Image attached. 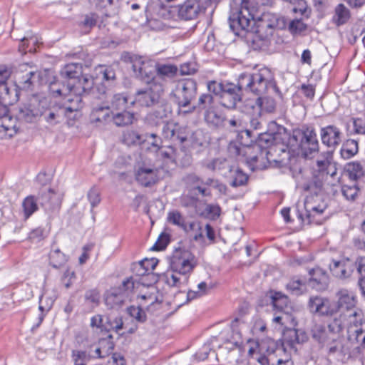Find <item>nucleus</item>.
I'll use <instances>...</instances> for the list:
<instances>
[{
    "instance_id": "1",
    "label": "nucleus",
    "mask_w": 365,
    "mask_h": 365,
    "mask_svg": "<svg viewBox=\"0 0 365 365\" xmlns=\"http://www.w3.org/2000/svg\"><path fill=\"white\" fill-rule=\"evenodd\" d=\"M171 272L161 274V281H164L166 287L163 289L165 292L168 289L178 287L180 278L178 275L185 277V282L187 280V275L190 274L197 264V260L195 255L186 250L176 249L170 262Z\"/></svg>"
},
{
    "instance_id": "2",
    "label": "nucleus",
    "mask_w": 365,
    "mask_h": 365,
    "mask_svg": "<svg viewBox=\"0 0 365 365\" xmlns=\"http://www.w3.org/2000/svg\"><path fill=\"white\" fill-rule=\"evenodd\" d=\"M260 141L265 143L267 167H282L290 160L289 148H292L290 133L287 132L260 133Z\"/></svg>"
},
{
    "instance_id": "3",
    "label": "nucleus",
    "mask_w": 365,
    "mask_h": 365,
    "mask_svg": "<svg viewBox=\"0 0 365 365\" xmlns=\"http://www.w3.org/2000/svg\"><path fill=\"white\" fill-rule=\"evenodd\" d=\"M230 7L228 19L230 29L237 36L249 31L251 23L255 21L256 8L254 0H232Z\"/></svg>"
},
{
    "instance_id": "4",
    "label": "nucleus",
    "mask_w": 365,
    "mask_h": 365,
    "mask_svg": "<svg viewBox=\"0 0 365 365\" xmlns=\"http://www.w3.org/2000/svg\"><path fill=\"white\" fill-rule=\"evenodd\" d=\"M228 150L233 155L245 158L246 163L252 171L267 168L265 143L260 141V134L258 135L257 141L250 146H239L234 143L229 145Z\"/></svg>"
},
{
    "instance_id": "5",
    "label": "nucleus",
    "mask_w": 365,
    "mask_h": 365,
    "mask_svg": "<svg viewBox=\"0 0 365 365\" xmlns=\"http://www.w3.org/2000/svg\"><path fill=\"white\" fill-rule=\"evenodd\" d=\"M79 98L72 99L68 98L67 101L63 103H54L50 106H47L46 100L39 101L38 106L40 108L39 116H42L44 120L51 125H55L60 123L64 117L68 119H74L78 106L77 105Z\"/></svg>"
},
{
    "instance_id": "6",
    "label": "nucleus",
    "mask_w": 365,
    "mask_h": 365,
    "mask_svg": "<svg viewBox=\"0 0 365 365\" xmlns=\"http://www.w3.org/2000/svg\"><path fill=\"white\" fill-rule=\"evenodd\" d=\"M239 84L243 90L257 96L264 95L269 89H277L273 74L267 68H261L254 73H242L239 77Z\"/></svg>"
},
{
    "instance_id": "7",
    "label": "nucleus",
    "mask_w": 365,
    "mask_h": 365,
    "mask_svg": "<svg viewBox=\"0 0 365 365\" xmlns=\"http://www.w3.org/2000/svg\"><path fill=\"white\" fill-rule=\"evenodd\" d=\"M284 26V20L276 14H263L257 23V29L252 38L255 49L267 47L270 44L275 29H282Z\"/></svg>"
},
{
    "instance_id": "8",
    "label": "nucleus",
    "mask_w": 365,
    "mask_h": 365,
    "mask_svg": "<svg viewBox=\"0 0 365 365\" xmlns=\"http://www.w3.org/2000/svg\"><path fill=\"white\" fill-rule=\"evenodd\" d=\"M342 329L343 325L337 319H334L327 326L322 322L313 320L308 329V332L313 340L324 345L335 342Z\"/></svg>"
},
{
    "instance_id": "9",
    "label": "nucleus",
    "mask_w": 365,
    "mask_h": 365,
    "mask_svg": "<svg viewBox=\"0 0 365 365\" xmlns=\"http://www.w3.org/2000/svg\"><path fill=\"white\" fill-rule=\"evenodd\" d=\"M290 139L292 146H298L305 158L318 153L319 150V143L314 127L303 126L300 130H294L292 135L290 134Z\"/></svg>"
},
{
    "instance_id": "10",
    "label": "nucleus",
    "mask_w": 365,
    "mask_h": 365,
    "mask_svg": "<svg viewBox=\"0 0 365 365\" xmlns=\"http://www.w3.org/2000/svg\"><path fill=\"white\" fill-rule=\"evenodd\" d=\"M131 99H129L126 93L113 94L105 106H98L93 108L92 115L96 122H107L110 118L111 111H118L129 109Z\"/></svg>"
},
{
    "instance_id": "11",
    "label": "nucleus",
    "mask_w": 365,
    "mask_h": 365,
    "mask_svg": "<svg viewBox=\"0 0 365 365\" xmlns=\"http://www.w3.org/2000/svg\"><path fill=\"white\" fill-rule=\"evenodd\" d=\"M197 93V84L192 78L180 81L172 94L179 107L192 106V101L195 99Z\"/></svg>"
},
{
    "instance_id": "12",
    "label": "nucleus",
    "mask_w": 365,
    "mask_h": 365,
    "mask_svg": "<svg viewBox=\"0 0 365 365\" xmlns=\"http://www.w3.org/2000/svg\"><path fill=\"white\" fill-rule=\"evenodd\" d=\"M200 133L199 130H197L190 133L185 128H182L173 122H166L163 127L162 132L164 138L171 140L173 143H183L189 142L192 145L202 144L195 138Z\"/></svg>"
},
{
    "instance_id": "13",
    "label": "nucleus",
    "mask_w": 365,
    "mask_h": 365,
    "mask_svg": "<svg viewBox=\"0 0 365 365\" xmlns=\"http://www.w3.org/2000/svg\"><path fill=\"white\" fill-rule=\"evenodd\" d=\"M132 67L136 76L147 84H155V77L160 75V63L153 60L135 62Z\"/></svg>"
},
{
    "instance_id": "14",
    "label": "nucleus",
    "mask_w": 365,
    "mask_h": 365,
    "mask_svg": "<svg viewBox=\"0 0 365 365\" xmlns=\"http://www.w3.org/2000/svg\"><path fill=\"white\" fill-rule=\"evenodd\" d=\"M91 66V60L85 61L84 63H70L63 66L59 72L61 79L70 87L73 88L78 81L83 75V67L88 68Z\"/></svg>"
},
{
    "instance_id": "15",
    "label": "nucleus",
    "mask_w": 365,
    "mask_h": 365,
    "mask_svg": "<svg viewBox=\"0 0 365 365\" xmlns=\"http://www.w3.org/2000/svg\"><path fill=\"white\" fill-rule=\"evenodd\" d=\"M322 143L331 152L335 150L342 143L344 133L336 125H328L320 128Z\"/></svg>"
},
{
    "instance_id": "16",
    "label": "nucleus",
    "mask_w": 365,
    "mask_h": 365,
    "mask_svg": "<svg viewBox=\"0 0 365 365\" xmlns=\"http://www.w3.org/2000/svg\"><path fill=\"white\" fill-rule=\"evenodd\" d=\"M245 109L242 113L234 115L228 120L230 127L239 133L243 129H247V125L255 130L259 129L261 128L260 120L253 116L248 107L245 106Z\"/></svg>"
},
{
    "instance_id": "17",
    "label": "nucleus",
    "mask_w": 365,
    "mask_h": 365,
    "mask_svg": "<svg viewBox=\"0 0 365 365\" xmlns=\"http://www.w3.org/2000/svg\"><path fill=\"white\" fill-rule=\"evenodd\" d=\"M237 82V85L233 83H226L225 88L222 93L220 98V104L228 109H233L236 108L237 103L242 100V91Z\"/></svg>"
},
{
    "instance_id": "18",
    "label": "nucleus",
    "mask_w": 365,
    "mask_h": 365,
    "mask_svg": "<svg viewBox=\"0 0 365 365\" xmlns=\"http://www.w3.org/2000/svg\"><path fill=\"white\" fill-rule=\"evenodd\" d=\"M168 221L182 227L185 232L190 233V236L196 241L202 237V232L199 233L197 232V231L201 230L202 229L200 223L198 221L185 223L183 217L178 212H170L168 215Z\"/></svg>"
},
{
    "instance_id": "19",
    "label": "nucleus",
    "mask_w": 365,
    "mask_h": 365,
    "mask_svg": "<svg viewBox=\"0 0 365 365\" xmlns=\"http://www.w3.org/2000/svg\"><path fill=\"white\" fill-rule=\"evenodd\" d=\"M277 103L273 98L259 96L255 102H247L245 107H248L253 116L259 120L261 113H273L276 109Z\"/></svg>"
},
{
    "instance_id": "20",
    "label": "nucleus",
    "mask_w": 365,
    "mask_h": 365,
    "mask_svg": "<svg viewBox=\"0 0 365 365\" xmlns=\"http://www.w3.org/2000/svg\"><path fill=\"white\" fill-rule=\"evenodd\" d=\"M337 302L334 309L336 312L342 314H346L354 310L358 309L356 308V298L354 293L348 289H341L336 292Z\"/></svg>"
},
{
    "instance_id": "21",
    "label": "nucleus",
    "mask_w": 365,
    "mask_h": 365,
    "mask_svg": "<svg viewBox=\"0 0 365 365\" xmlns=\"http://www.w3.org/2000/svg\"><path fill=\"white\" fill-rule=\"evenodd\" d=\"M38 103L39 101L33 98L20 105L16 113V118H18L19 120L25 121L26 123L33 122L36 118L39 116L41 106H38Z\"/></svg>"
},
{
    "instance_id": "22",
    "label": "nucleus",
    "mask_w": 365,
    "mask_h": 365,
    "mask_svg": "<svg viewBox=\"0 0 365 365\" xmlns=\"http://www.w3.org/2000/svg\"><path fill=\"white\" fill-rule=\"evenodd\" d=\"M178 16L183 20L195 19L200 13L205 11V8L200 4L199 0H186L177 6Z\"/></svg>"
},
{
    "instance_id": "23",
    "label": "nucleus",
    "mask_w": 365,
    "mask_h": 365,
    "mask_svg": "<svg viewBox=\"0 0 365 365\" xmlns=\"http://www.w3.org/2000/svg\"><path fill=\"white\" fill-rule=\"evenodd\" d=\"M36 197L38 205L46 212H52L59 207L58 198L51 187H40Z\"/></svg>"
},
{
    "instance_id": "24",
    "label": "nucleus",
    "mask_w": 365,
    "mask_h": 365,
    "mask_svg": "<svg viewBox=\"0 0 365 365\" xmlns=\"http://www.w3.org/2000/svg\"><path fill=\"white\" fill-rule=\"evenodd\" d=\"M160 100V90L158 88L157 83L154 87H150L145 90H138L135 93V99L130 101V105L138 103L142 106H151Z\"/></svg>"
},
{
    "instance_id": "25",
    "label": "nucleus",
    "mask_w": 365,
    "mask_h": 365,
    "mask_svg": "<svg viewBox=\"0 0 365 365\" xmlns=\"http://www.w3.org/2000/svg\"><path fill=\"white\" fill-rule=\"evenodd\" d=\"M94 79L92 76L87 74H83L76 84L74 86L73 88H72V94L73 96L71 98H79V101L77 103L78 110L81 107V96L88 95L91 93H94L95 91H96V88H94Z\"/></svg>"
},
{
    "instance_id": "26",
    "label": "nucleus",
    "mask_w": 365,
    "mask_h": 365,
    "mask_svg": "<svg viewBox=\"0 0 365 365\" xmlns=\"http://www.w3.org/2000/svg\"><path fill=\"white\" fill-rule=\"evenodd\" d=\"M117 66L99 65L98 73L102 75V83L96 87V92L99 95L106 94V86H111L117 83Z\"/></svg>"
},
{
    "instance_id": "27",
    "label": "nucleus",
    "mask_w": 365,
    "mask_h": 365,
    "mask_svg": "<svg viewBox=\"0 0 365 365\" xmlns=\"http://www.w3.org/2000/svg\"><path fill=\"white\" fill-rule=\"evenodd\" d=\"M329 269L332 274L341 279L349 278L354 270V264L349 259L332 260L329 264Z\"/></svg>"
},
{
    "instance_id": "28",
    "label": "nucleus",
    "mask_w": 365,
    "mask_h": 365,
    "mask_svg": "<svg viewBox=\"0 0 365 365\" xmlns=\"http://www.w3.org/2000/svg\"><path fill=\"white\" fill-rule=\"evenodd\" d=\"M308 307L311 312L321 315L328 316L336 313V310L331 307L329 299L318 296L309 298Z\"/></svg>"
},
{
    "instance_id": "29",
    "label": "nucleus",
    "mask_w": 365,
    "mask_h": 365,
    "mask_svg": "<svg viewBox=\"0 0 365 365\" xmlns=\"http://www.w3.org/2000/svg\"><path fill=\"white\" fill-rule=\"evenodd\" d=\"M40 73L34 71H26L24 75L21 76L16 83L15 88L11 89V96H14V90L17 91L19 95V91H32L35 83L38 81Z\"/></svg>"
},
{
    "instance_id": "30",
    "label": "nucleus",
    "mask_w": 365,
    "mask_h": 365,
    "mask_svg": "<svg viewBox=\"0 0 365 365\" xmlns=\"http://www.w3.org/2000/svg\"><path fill=\"white\" fill-rule=\"evenodd\" d=\"M344 170L350 180L365 182V162H349L346 164Z\"/></svg>"
},
{
    "instance_id": "31",
    "label": "nucleus",
    "mask_w": 365,
    "mask_h": 365,
    "mask_svg": "<svg viewBox=\"0 0 365 365\" xmlns=\"http://www.w3.org/2000/svg\"><path fill=\"white\" fill-rule=\"evenodd\" d=\"M134 288L133 277H128L123 281L118 289H113L106 297V302L112 301L114 304H118L123 302V291L132 290Z\"/></svg>"
},
{
    "instance_id": "32",
    "label": "nucleus",
    "mask_w": 365,
    "mask_h": 365,
    "mask_svg": "<svg viewBox=\"0 0 365 365\" xmlns=\"http://www.w3.org/2000/svg\"><path fill=\"white\" fill-rule=\"evenodd\" d=\"M309 284L317 290H324L328 285V278L322 269L319 268L312 269L309 272Z\"/></svg>"
},
{
    "instance_id": "33",
    "label": "nucleus",
    "mask_w": 365,
    "mask_h": 365,
    "mask_svg": "<svg viewBox=\"0 0 365 365\" xmlns=\"http://www.w3.org/2000/svg\"><path fill=\"white\" fill-rule=\"evenodd\" d=\"M70 86V84H66L63 80L60 82L54 78L50 82L48 88L53 97L64 96V101H67L68 98H73L72 88Z\"/></svg>"
},
{
    "instance_id": "34",
    "label": "nucleus",
    "mask_w": 365,
    "mask_h": 365,
    "mask_svg": "<svg viewBox=\"0 0 365 365\" xmlns=\"http://www.w3.org/2000/svg\"><path fill=\"white\" fill-rule=\"evenodd\" d=\"M217 106L215 101V99L210 93H202L195 105L190 107L189 110L185 111L186 113H191L195 110L202 111L204 113L207 110H210L215 108Z\"/></svg>"
},
{
    "instance_id": "35",
    "label": "nucleus",
    "mask_w": 365,
    "mask_h": 365,
    "mask_svg": "<svg viewBox=\"0 0 365 365\" xmlns=\"http://www.w3.org/2000/svg\"><path fill=\"white\" fill-rule=\"evenodd\" d=\"M344 315L348 317V338L349 340H352L355 336V333L351 331L352 329L354 330L359 329L361 325L365 323V321L363 320L362 312L358 309Z\"/></svg>"
},
{
    "instance_id": "36",
    "label": "nucleus",
    "mask_w": 365,
    "mask_h": 365,
    "mask_svg": "<svg viewBox=\"0 0 365 365\" xmlns=\"http://www.w3.org/2000/svg\"><path fill=\"white\" fill-rule=\"evenodd\" d=\"M157 136L156 134H146L144 137L140 135L138 133L134 130H128L123 133V143L128 146L137 145L142 143H145L148 141V138H155Z\"/></svg>"
},
{
    "instance_id": "37",
    "label": "nucleus",
    "mask_w": 365,
    "mask_h": 365,
    "mask_svg": "<svg viewBox=\"0 0 365 365\" xmlns=\"http://www.w3.org/2000/svg\"><path fill=\"white\" fill-rule=\"evenodd\" d=\"M112 115L108 120H113V123L118 127H123L133 123L134 113L129 109L118 110L116 113L111 111Z\"/></svg>"
},
{
    "instance_id": "38",
    "label": "nucleus",
    "mask_w": 365,
    "mask_h": 365,
    "mask_svg": "<svg viewBox=\"0 0 365 365\" xmlns=\"http://www.w3.org/2000/svg\"><path fill=\"white\" fill-rule=\"evenodd\" d=\"M18 118H14L9 114V110L5 115L0 116V132H4L6 135L11 137L16 133V121Z\"/></svg>"
},
{
    "instance_id": "39",
    "label": "nucleus",
    "mask_w": 365,
    "mask_h": 365,
    "mask_svg": "<svg viewBox=\"0 0 365 365\" xmlns=\"http://www.w3.org/2000/svg\"><path fill=\"white\" fill-rule=\"evenodd\" d=\"M204 120L212 128H219L223 125L225 120L224 115L218 110L217 106L204 113Z\"/></svg>"
},
{
    "instance_id": "40",
    "label": "nucleus",
    "mask_w": 365,
    "mask_h": 365,
    "mask_svg": "<svg viewBox=\"0 0 365 365\" xmlns=\"http://www.w3.org/2000/svg\"><path fill=\"white\" fill-rule=\"evenodd\" d=\"M135 180L145 187L150 186L156 181L154 170L151 168H139L135 173Z\"/></svg>"
},
{
    "instance_id": "41",
    "label": "nucleus",
    "mask_w": 365,
    "mask_h": 365,
    "mask_svg": "<svg viewBox=\"0 0 365 365\" xmlns=\"http://www.w3.org/2000/svg\"><path fill=\"white\" fill-rule=\"evenodd\" d=\"M305 217L303 214L299 215V217L304 223L310 224L316 215H321L326 209L325 205H319L318 206H313L309 202H306L305 205Z\"/></svg>"
},
{
    "instance_id": "42",
    "label": "nucleus",
    "mask_w": 365,
    "mask_h": 365,
    "mask_svg": "<svg viewBox=\"0 0 365 365\" xmlns=\"http://www.w3.org/2000/svg\"><path fill=\"white\" fill-rule=\"evenodd\" d=\"M270 365H294V363L285 349L279 347L272 352Z\"/></svg>"
},
{
    "instance_id": "43",
    "label": "nucleus",
    "mask_w": 365,
    "mask_h": 365,
    "mask_svg": "<svg viewBox=\"0 0 365 365\" xmlns=\"http://www.w3.org/2000/svg\"><path fill=\"white\" fill-rule=\"evenodd\" d=\"M359 153V143L354 139H347L343 143L340 149L341 157L344 160H349Z\"/></svg>"
},
{
    "instance_id": "44",
    "label": "nucleus",
    "mask_w": 365,
    "mask_h": 365,
    "mask_svg": "<svg viewBox=\"0 0 365 365\" xmlns=\"http://www.w3.org/2000/svg\"><path fill=\"white\" fill-rule=\"evenodd\" d=\"M350 18V11L344 4H339L335 7L332 21L337 26L346 24Z\"/></svg>"
},
{
    "instance_id": "45",
    "label": "nucleus",
    "mask_w": 365,
    "mask_h": 365,
    "mask_svg": "<svg viewBox=\"0 0 365 365\" xmlns=\"http://www.w3.org/2000/svg\"><path fill=\"white\" fill-rule=\"evenodd\" d=\"M142 284L144 286H146L150 289V291L145 294H140L138 297L139 303L142 302V303H144L145 304H146L145 301L148 300V304L151 305V304H154L155 302H157L158 300V295H157V293L158 292V291L157 287L153 285L155 283H153V282H143Z\"/></svg>"
},
{
    "instance_id": "46",
    "label": "nucleus",
    "mask_w": 365,
    "mask_h": 365,
    "mask_svg": "<svg viewBox=\"0 0 365 365\" xmlns=\"http://www.w3.org/2000/svg\"><path fill=\"white\" fill-rule=\"evenodd\" d=\"M38 202L36 195H29L24 198L22 202L24 216L30 217L38 209Z\"/></svg>"
},
{
    "instance_id": "47",
    "label": "nucleus",
    "mask_w": 365,
    "mask_h": 365,
    "mask_svg": "<svg viewBox=\"0 0 365 365\" xmlns=\"http://www.w3.org/2000/svg\"><path fill=\"white\" fill-rule=\"evenodd\" d=\"M306 283L305 279L294 277L287 284L286 288L292 294L298 296L306 291Z\"/></svg>"
},
{
    "instance_id": "48",
    "label": "nucleus",
    "mask_w": 365,
    "mask_h": 365,
    "mask_svg": "<svg viewBox=\"0 0 365 365\" xmlns=\"http://www.w3.org/2000/svg\"><path fill=\"white\" fill-rule=\"evenodd\" d=\"M269 298L272 307L280 311L286 307L289 302L288 297L280 292L271 291L269 292Z\"/></svg>"
},
{
    "instance_id": "49",
    "label": "nucleus",
    "mask_w": 365,
    "mask_h": 365,
    "mask_svg": "<svg viewBox=\"0 0 365 365\" xmlns=\"http://www.w3.org/2000/svg\"><path fill=\"white\" fill-rule=\"evenodd\" d=\"M142 262H143V263L148 273V278L150 279V282H153V283L158 282L160 279V275L153 273V270L158 265L159 262L158 259L155 257L150 259L145 258L142 259Z\"/></svg>"
},
{
    "instance_id": "50",
    "label": "nucleus",
    "mask_w": 365,
    "mask_h": 365,
    "mask_svg": "<svg viewBox=\"0 0 365 365\" xmlns=\"http://www.w3.org/2000/svg\"><path fill=\"white\" fill-rule=\"evenodd\" d=\"M68 258L58 248L51 250L49 254L50 264L53 268H59L64 265Z\"/></svg>"
},
{
    "instance_id": "51",
    "label": "nucleus",
    "mask_w": 365,
    "mask_h": 365,
    "mask_svg": "<svg viewBox=\"0 0 365 365\" xmlns=\"http://www.w3.org/2000/svg\"><path fill=\"white\" fill-rule=\"evenodd\" d=\"M283 346L287 345L291 349H294L296 344H299L302 341L299 339L298 331L295 329L287 330L283 335Z\"/></svg>"
},
{
    "instance_id": "52",
    "label": "nucleus",
    "mask_w": 365,
    "mask_h": 365,
    "mask_svg": "<svg viewBox=\"0 0 365 365\" xmlns=\"http://www.w3.org/2000/svg\"><path fill=\"white\" fill-rule=\"evenodd\" d=\"M9 76L10 72L6 68H0V97L4 98L11 94V89L6 83Z\"/></svg>"
},
{
    "instance_id": "53",
    "label": "nucleus",
    "mask_w": 365,
    "mask_h": 365,
    "mask_svg": "<svg viewBox=\"0 0 365 365\" xmlns=\"http://www.w3.org/2000/svg\"><path fill=\"white\" fill-rule=\"evenodd\" d=\"M203 166L212 171L222 170L230 168L228 161L225 158H215L211 161L203 162Z\"/></svg>"
},
{
    "instance_id": "54",
    "label": "nucleus",
    "mask_w": 365,
    "mask_h": 365,
    "mask_svg": "<svg viewBox=\"0 0 365 365\" xmlns=\"http://www.w3.org/2000/svg\"><path fill=\"white\" fill-rule=\"evenodd\" d=\"M148 304L140 302L138 307L131 306L128 309L129 314L140 322L145 321L146 314L143 309L148 307Z\"/></svg>"
},
{
    "instance_id": "55",
    "label": "nucleus",
    "mask_w": 365,
    "mask_h": 365,
    "mask_svg": "<svg viewBox=\"0 0 365 365\" xmlns=\"http://www.w3.org/2000/svg\"><path fill=\"white\" fill-rule=\"evenodd\" d=\"M248 179V175L243 173L242 170L236 169L234 171L232 179L230 182V185L233 187L243 186L247 184Z\"/></svg>"
},
{
    "instance_id": "56",
    "label": "nucleus",
    "mask_w": 365,
    "mask_h": 365,
    "mask_svg": "<svg viewBox=\"0 0 365 365\" xmlns=\"http://www.w3.org/2000/svg\"><path fill=\"white\" fill-rule=\"evenodd\" d=\"M239 322L240 320L237 318L232 322L231 329L232 330V335L229 339V342L237 347H240L243 343L241 333L237 329Z\"/></svg>"
},
{
    "instance_id": "57",
    "label": "nucleus",
    "mask_w": 365,
    "mask_h": 365,
    "mask_svg": "<svg viewBox=\"0 0 365 365\" xmlns=\"http://www.w3.org/2000/svg\"><path fill=\"white\" fill-rule=\"evenodd\" d=\"M98 345L101 346L103 351V355L105 357L113 354V351L115 347V344L113 341L112 335L109 334L107 337L101 339L98 341Z\"/></svg>"
},
{
    "instance_id": "58",
    "label": "nucleus",
    "mask_w": 365,
    "mask_h": 365,
    "mask_svg": "<svg viewBox=\"0 0 365 365\" xmlns=\"http://www.w3.org/2000/svg\"><path fill=\"white\" fill-rule=\"evenodd\" d=\"M250 125L247 129L242 130L238 134L239 146H250L253 144L255 137L252 136Z\"/></svg>"
},
{
    "instance_id": "59",
    "label": "nucleus",
    "mask_w": 365,
    "mask_h": 365,
    "mask_svg": "<svg viewBox=\"0 0 365 365\" xmlns=\"http://www.w3.org/2000/svg\"><path fill=\"white\" fill-rule=\"evenodd\" d=\"M342 195L347 200L355 201L359 192V188L356 185H344L341 187Z\"/></svg>"
},
{
    "instance_id": "60",
    "label": "nucleus",
    "mask_w": 365,
    "mask_h": 365,
    "mask_svg": "<svg viewBox=\"0 0 365 365\" xmlns=\"http://www.w3.org/2000/svg\"><path fill=\"white\" fill-rule=\"evenodd\" d=\"M307 29V25L304 24L301 19H294L289 22V31L292 34H300L305 31Z\"/></svg>"
},
{
    "instance_id": "61",
    "label": "nucleus",
    "mask_w": 365,
    "mask_h": 365,
    "mask_svg": "<svg viewBox=\"0 0 365 365\" xmlns=\"http://www.w3.org/2000/svg\"><path fill=\"white\" fill-rule=\"evenodd\" d=\"M71 357L74 365H86V361L89 360L86 351L81 350H73Z\"/></svg>"
},
{
    "instance_id": "62",
    "label": "nucleus",
    "mask_w": 365,
    "mask_h": 365,
    "mask_svg": "<svg viewBox=\"0 0 365 365\" xmlns=\"http://www.w3.org/2000/svg\"><path fill=\"white\" fill-rule=\"evenodd\" d=\"M175 150L173 145H161V158L166 159L168 163L175 165Z\"/></svg>"
},
{
    "instance_id": "63",
    "label": "nucleus",
    "mask_w": 365,
    "mask_h": 365,
    "mask_svg": "<svg viewBox=\"0 0 365 365\" xmlns=\"http://www.w3.org/2000/svg\"><path fill=\"white\" fill-rule=\"evenodd\" d=\"M207 88L210 93L220 97L225 88V84L216 81H210L207 83Z\"/></svg>"
},
{
    "instance_id": "64",
    "label": "nucleus",
    "mask_w": 365,
    "mask_h": 365,
    "mask_svg": "<svg viewBox=\"0 0 365 365\" xmlns=\"http://www.w3.org/2000/svg\"><path fill=\"white\" fill-rule=\"evenodd\" d=\"M355 333L354 337L352 340H355L361 348H365V323L361 325L359 329L351 331Z\"/></svg>"
}]
</instances>
